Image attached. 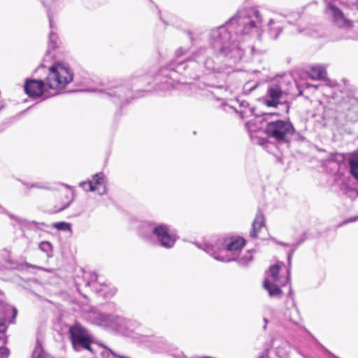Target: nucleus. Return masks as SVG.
Segmentation results:
<instances>
[{
	"label": "nucleus",
	"mask_w": 358,
	"mask_h": 358,
	"mask_svg": "<svg viewBox=\"0 0 358 358\" xmlns=\"http://www.w3.org/2000/svg\"><path fill=\"white\" fill-rule=\"evenodd\" d=\"M289 80V77L280 76L270 83L267 86L266 92L262 98L264 103L266 106L276 108L284 102L287 94V89L285 87Z\"/></svg>",
	"instance_id": "obj_8"
},
{
	"label": "nucleus",
	"mask_w": 358,
	"mask_h": 358,
	"mask_svg": "<svg viewBox=\"0 0 358 358\" xmlns=\"http://www.w3.org/2000/svg\"><path fill=\"white\" fill-rule=\"evenodd\" d=\"M356 1L351 6L337 1L327 2V12L337 26L349 28L352 27L354 21L358 20V0Z\"/></svg>",
	"instance_id": "obj_5"
},
{
	"label": "nucleus",
	"mask_w": 358,
	"mask_h": 358,
	"mask_svg": "<svg viewBox=\"0 0 358 358\" xmlns=\"http://www.w3.org/2000/svg\"><path fill=\"white\" fill-rule=\"evenodd\" d=\"M25 92L31 97L36 98L43 96L48 98L52 96V94L46 86L45 78L42 80L27 79L24 85Z\"/></svg>",
	"instance_id": "obj_11"
},
{
	"label": "nucleus",
	"mask_w": 358,
	"mask_h": 358,
	"mask_svg": "<svg viewBox=\"0 0 358 358\" xmlns=\"http://www.w3.org/2000/svg\"><path fill=\"white\" fill-rule=\"evenodd\" d=\"M264 226V217L262 213L259 212L252 222V229L250 231V236L256 238L258 235L259 230Z\"/></svg>",
	"instance_id": "obj_18"
},
{
	"label": "nucleus",
	"mask_w": 358,
	"mask_h": 358,
	"mask_svg": "<svg viewBox=\"0 0 358 358\" xmlns=\"http://www.w3.org/2000/svg\"><path fill=\"white\" fill-rule=\"evenodd\" d=\"M350 172L358 180V157H353L350 161Z\"/></svg>",
	"instance_id": "obj_22"
},
{
	"label": "nucleus",
	"mask_w": 358,
	"mask_h": 358,
	"mask_svg": "<svg viewBox=\"0 0 358 358\" xmlns=\"http://www.w3.org/2000/svg\"><path fill=\"white\" fill-rule=\"evenodd\" d=\"M87 320L93 324L112 329L128 336H131V334L140 326L135 320L97 310L89 312Z\"/></svg>",
	"instance_id": "obj_3"
},
{
	"label": "nucleus",
	"mask_w": 358,
	"mask_h": 358,
	"mask_svg": "<svg viewBox=\"0 0 358 358\" xmlns=\"http://www.w3.org/2000/svg\"><path fill=\"white\" fill-rule=\"evenodd\" d=\"M187 52H188L187 48H180L178 49H177L175 52L176 57L179 58V57L185 55Z\"/></svg>",
	"instance_id": "obj_29"
},
{
	"label": "nucleus",
	"mask_w": 358,
	"mask_h": 358,
	"mask_svg": "<svg viewBox=\"0 0 358 358\" xmlns=\"http://www.w3.org/2000/svg\"><path fill=\"white\" fill-rule=\"evenodd\" d=\"M50 27H52V22L51 20H50Z\"/></svg>",
	"instance_id": "obj_35"
},
{
	"label": "nucleus",
	"mask_w": 358,
	"mask_h": 358,
	"mask_svg": "<svg viewBox=\"0 0 358 358\" xmlns=\"http://www.w3.org/2000/svg\"><path fill=\"white\" fill-rule=\"evenodd\" d=\"M310 86H311V85H308V84H307V85H306V87H310Z\"/></svg>",
	"instance_id": "obj_37"
},
{
	"label": "nucleus",
	"mask_w": 358,
	"mask_h": 358,
	"mask_svg": "<svg viewBox=\"0 0 358 358\" xmlns=\"http://www.w3.org/2000/svg\"><path fill=\"white\" fill-rule=\"evenodd\" d=\"M326 2H327L328 0H324Z\"/></svg>",
	"instance_id": "obj_39"
},
{
	"label": "nucleus",
	"mask_w": 358,
	"mask_h": 358,
	"mask_svg": "<svg viewBox=\"0 0 358 358\" xmlns=\"http://www.w3.org/2000/svg\"><path fill=\"white\" fill-rule=\"evenodd\" d=\"M32 358H44L42 355L38 352V350H35V351L33 353Z\"/></svg>",
	"instance_id": "obj_31"
},
{
	"label": "nucleus",
	"mask_w": 358,
	"mask_h": 358,
	"mask_svg": "<svg viewBox=\"0 0 358 358\" xmlns=\"http://www.w3.org/2000/svg\"><path fill=\"white\" fill-rule=\"evenodd\" d=\"M262 19L253 8L239 10L224 26L211 31L210 48H199L185 62H171L160 69L156 80L161 90H169L180 82L179 74L196 79L211 73H227L244 55L241 43L252 36H260Z\"/></svg>",
	"instance_id": "obj_1"
},
{
	"label": "nucleus",
	"mask_w": 358,
	"mask_h": 358,
	"mask_svg": "<svg viewBox=\"0 0 358 358\" xmlns=\"http://www.w3.org/2000/svg\"><path fill=\"white\" fill-rule=\"evenodd\" d=\"M66 198L67 199V201L61 206L58 208V210H57V211H62L63 210H64L65 208H66L67 207H69V206L70 205V203H71L72 201V197L70 196H67V195H65Z\"/></svg>",
	"instance_id": "obj_28"
},
{
	"label": "nucleus",
	"mask_w": 358,
	"mask_h": 358,
	"mask_svg": "<svg viewBox=\"0 0 358 358\" xmlns=\"http://www.w3.org/2000/svg\"><path fill=\"white\" fill-rule=\"evenodd\" d=\"M264 320L265 323L267 322V320L266 318H264Z\"/></svg>",
	"instance_id": "obj_36"
},
{
	"label": "nucleus",
	"mask_w": 358,
	"mask_h": 358,
	"mask_svg": "<svg viewBox=\"0 0 358 358\" xmlns=\"http://www.w3.org/2000/svg\"><path fill=\"white\" fill-rule=\"evenodd\" d=\"M329 159L331 162H335L337 164H339L344 160V157L343 155L339 153H331Z\"/></svg>",
	"instance_id": "obj_25"
},
{
	"label": "nucleus",
	"mask_w": 358,
	"mask_h": 358,
	"mask_svg": "<svg viewBox=\"0 0 358 358\" xmlns=\"http://www.w3.org/2000/svg\"><path fill=\"white\" fill-rule=\"evenodd\" d=\"M10 218L11 219H13L16 224H19V225H24V222H25V220L19 217H17V216H14V215H10Z\"/></svg>",
	"instance_id": "obj_30"
},
{
	"label": "nucleus",
	"mask_w": 358,
	"mask_h": 358,
	"mask_svg": "<svg viewBox=\"0 0 358 358\" xmlns=\"http://www.w3.org/2000/svg\"><path fill=\"white\" fill-rule=\"evenodd\" d=\"M251 51H252V52H253V51H254V48H251Z\"/></svg>",
	"instance_id": "obj_38"
},
{
	"label": "nucleus",
	"mask_w": 358,
	"mask_h": 358,
	"mask_svg": "<svg viewBox=\"0 0 358 358\" xmlns=\"http://www.w3.org/2000/svg\"><path fill=\"white\" fill-rule=\"evenodd\" d=\"M267 26L268 34L273 39H275L282 30V24L276 18L270 19Z\"/></svg>",
	"instance_id": "obj_16"
},
{
	"label": "nucleus",
	"mask_w": 358,
	"mask_h": 358,
	"mask_svg": "<svg viewBox=\"0 0 358 358\" xmlns=\"http://www.w3.org/2000/svg\"><path fill=\"white\" fill-rule=\"evenodd\" d=\"M309 76L315 80H324L327 77V71L324 66L321 65L313 66L309 71Z\"/></svg>",
	"instance_id": "obj_19"
},
{
	"label": "nucleus",
	"mask_w": 358,
	"mask_h": 358,
	"mask_svg": "<svg viewBox=\"0 0 358 358\" xmlns=\"http://www.w3.org/2000/svg\"><path fill=\"white\" fill-rule=\"evenodd\" d=\"M73 72L67 64L55 62L48 67L46 86L52 96L57 95L73 80Z\"/></svg>",
	"instance_id": "obj_6"
},
{
	"label": "nucleus",
	"mask_w": 358,
	"mask_h": 358,
	"mask_svg": "<svg viewBox=\"0 0 358 358\" xmlns=\"http://www.w3.org/2000/svg\"><path fill=\"white\" fill-rule=\"evenodd\" d=\"M96 274H92L91 281H87L86 286L92 285L96 293L104 299H110L115 295L116 289L113 287L107 284H99L96 282Z\"/></svg>",
	"instance_id": "obj_14"
},
{
	"label": "nucleus",
	"mask_w": 358,
	"mask_h": 358,
	"mask_svg": "<svg viewBox=\"0 0 358 358\" xmlns=\"http://www.w3.org/2000/svg\"><path fill=\"white\" fill-rule=\"evenodd\" d=\"M39 248L41 251L49 254L52 251V245L48 241H43L39 244Z\"/></svg>",
	"instance_id": "obj_24"
},
{
	"label": "nucleus",
	"mask_w": 358,
	"mask_h": 358,
	"mask_svg": "<svg viewBox=\"0 0 358 358\" xmlns=\"http://www.w3.org/2000/svg\"><path fill=\"white\" fill-rule=\"evenodd\" d=\"M94 92H99L103 93L106 96L113 99L114 102H117V99L124 100L127 99L128 94H129V89L120 84L113 85L110 84L107 88L104 90H93Z\"/></svg>",
	"instance_id": "obj_13"
},
{
	"label": "nucleus",
	"mask_w": 358,
	"mask_h": 358,
	"mask_svg": "<svg viewBox=\"0 0 358 358\" xmlns=\"http://www.w3.org/2000/svg\"><path fill=\"white\" fill-rule=\"evenodd\" d=\"M262 120L263 118L262 117L255 116L245 123V127L253 141H256V136L253 135V133H255L262 128L261 123Z\"/></svg>",
	"instance_id": "obj_15"
},
{
	"label": "nucleus",
	"mask_w": 358,
	"mask_h": 358,
	"mask_svg": "<svg viewBox=\"0 0 358 358\" xmlns=\"http://www.w3.org/2000/svg\"><path fill=\"white\" fill-rule=\"evenodd\" d=\"M31 187L41 188L42 187L38 185L37 184H33V185H31Z\"/></svg>",
	"instance_id": "obj_32"
},
{
	"label": "nucleus",
	"mask_w": 358,
	"mask_h": 358,
	"mask_svg": "<svg viewBox=\"0 0 358 358\" xmlns=\"http://www.w3.org/2000/svg\"><path fill=\"white\" fill-rule=\"evenodd\" d=\"M245 245L243 238L218 239L215 241L204 243L197 246L212 256L215 259L220 262L239 261V264L245 265L252 259L250 255L245 260L243 257L238 259L239 254Z\"/></svg>",
	"instance_id": "obj_2"
},
{
	"label": "nucleus",
	"mask_w": 358,
	"mask_h": 358,
	"mask_svg": "<svg viewBox=\"0 0 358 358\" xmlns=\"http://www.w3.org/2000/svg\"><path fill=\"white\" fill-rule=\"evenodd\" d=\"M57 46V36L52 31L49 35V47L54 49Z\"/></svg>",
	"instance_id": "obj_26"
},
{
	"label": "nucleus",
	"mask_w": 358,
	"mask_h": 358,
	"mask_svg": "<svg viewBox=\"0 0 358 358\" xmlns=\"http://www.w3.org/2000/svg\"><path fill=\"white\" fill-rule=\"evenodd\" d=\"M357 220H358V217H354V218L349 220L348 222H354V221H356Z\"/></svg>",
	"instance_id": "obj_33"
},
{
	"label": "nucleus",
	"mask_w": 358,
	"mask_h": 358,
	"mask_svg": "<svg viewBox=\"0 0 358 358\" xmlns=\"http://www.w3.org/2000/svg\"><path fill=\"white\" fill-rule=\"evenodd\" d=\"M260 358H267V357H260Z\"/></svg>",
	"instance_id": "obj_40"
},
{
	"label": "nucleus",
	"mask_w": 358,
	"mask_h": 358,
	"mask_svg": "<svg viewBox=\"0 0 358 358\" xmlns=\"http://www.w3.org/2000/svg\"><path fill=\"white\" fill-rule=\"evenodd\" d=\"M17 312L16 308L4 303L3 294L0 292V318L3 317L8 313H12L13 319L14 320L17 315Z\"/></svg>",
	"instance_id": "obj_20"
},
{
	"label": "nucleus",
	"mask_w": 358,
	"mask_h": 358,
	"mask_svg": "<svg viewBox=\"0 0 358 358\" xmlns=\"http://www.w3.org/2000/svg\"><path fill=\"white\" fill-rule=\"evenodd\" d=\"M280 269V266L278 264L271 266L263 283L264 288L268 292L269 296L278 299L281 298L282 294L280 287L289 280V275L287 279L278 275Z\"/></svg>",
	"instance_id": "obj_9"
},
{
	"label": "nucleus",
	"mask_w": 358,
	"mask_h": 358,
	"mask_svg": "<svg viewBox=\"0 0 358 358\" xmlns=\"http://www.w3.org/2000/svg\"><path fill=\"white\" fill-rule=\"evenodd\" d=\"M256 143L262 144V141L261 140H258V141H256Z\"/></svg>",
	"instance_id": "obj_34"
},
{
	"label": "nucleus",
	"mask_w": 358,
	"mask_h": 358,
	"mask_svg": "<svg viewBox=\"0 0 358 358\" xmlns=\"http://www.w3.org/2000/svg\"><path fill=\"white\" fill-rule=\"evenodd\" d=\"M9 355V350L8 348L4 347V345H2L0 343V358H8Z\"/></svg>",
	"instance_id": "obj_27"
},
{
	"label": "nucleus",
	"mask_w": 358,
	"mask_h": 358,
	"mask_svg": "<svg viewBox=\"0 0 358 358\" xmlns=\"http://www.w3.org/2000/svg\"><path fill=\"white\" fill-rule=\"evenodd\" d=\"M238 103L239 109L236 108V111L240 114L242 118L252 117L253 115L254 109L249 107V104L245 101L236 100Z\"/></svg>",
	"instance_id": "obj_17"
},
{
	"label": "nucleus",
	"mask_w": 358,
	"mask_h": 358,
	"mask_svg": "<svg viewBox=\"0 0 358 358\" xmlns=\"http://www.w3.org/2000/svg\"><path fill=\"white\" fill-rule=\"evenodd\" d=\"M79 185L85 191L96 192L99 195H104L107 193L106 177L103 173L94 175L92 180L81 182Z\"/></svg>",
	"instance_id": "obj_12"
},
{
	"label": "nucleus",
	"mask_w": 358,
	"mask_h": 358,
	"mask_svg": "<svg viewBox=\"0 0 358 358\" xmlns=\"http://www.w3.org/2000/svg\"><path fill=\"white\" fill-rule=\"evenodd\" d=\"M71 340L76 350L86 349L90 350L92 336L90 332L80 324H75L69 329Z\"/></svg>",
	"instance_id": "obj_10"
},
{
	"label": "nucleus",
	"mask_w": 358,
	"mask_h": 358,
	"mask_svg": "<svg viewBox=\"0 0 358 358\" xmlns=\"http://www.w3.org/2000/svg\"><path fill=\"white\" fill-rule=\"evenodd\" d=\"M139 236L149 244H159L164 248L173 247L176 234L166 224L145 223L138 230Z\"/></svg>",
	"instance_id": "obj_4"
},
{
	"label": "nucleus",
	"mask_w": 358,
	"mask_h": 358,
	"mask_svg": "<svg viewBox=\"0 0 358 358\" xmlns=\"http://www.w3.org/2000/svg\"><path fill=\"white\" fill-rule=\"evenodd\" d=\"M52 227L60 231H71V224L66 222H54Z\"/></svg>",
	"instance_id": "obj_23"
},
{
	"label": "nucleus",
	"mask_w": 358,
	"mask_h": 358,
	"mask_svg": "<svg viewBox=\"0 0 358 358\" xmlns=\"http://www.w3.org/2000/svg\"><path fill=\"white\" fill-rule=\"evenodd\" d=\"M264 120L267 122L265 133L270 138L278 143H288L294 134L295 129L289 120H276L269 121L267 117L272 114H266Z\"/></svg>",
	"instance_id": "obj_7"
},
{
	"label": "nucleus",
	"mask_w": 358,
	"mask_h": 358,
	"mask_svg": "<svg viewBox=\"0 0 358 358\" xmlns=\"http://www.w3.org/2000/svg\"><path fill=\"white\" fill-rule=\"evenodd\" d=\"M7 315H5L3 317L0 318V343L2 345H5L6 343V337L5 332L6 330V325L5 324V318Z\"/></svg>",
	"instance_id": "obj_21"
}]
</instances>
